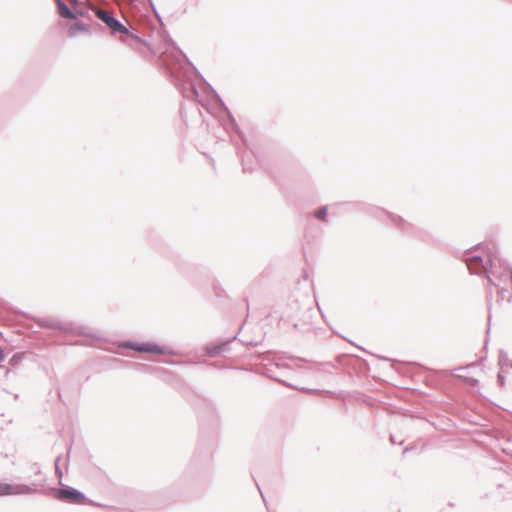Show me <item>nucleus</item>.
<instances>
[{"label":"nucleus","instance_id":"41","mask_svg":"<svg viewBox=\"0 0 512 512\" xmlns=\"http://www.w3.org/2000/svg\"><path fill=\"white\" fill-rule=\"evenodd\" d=\"M441 374H442V375H445V376H447V375H449L450 373H449V371H447V370H444V371H441Z\"/></svg>","mask_w":512,"mask_h":512},{"label":"nucleus","instance_id":"19","mask_svg":"<svg viewBox=\"0 0 512 512\" xmlns=\"http://www.w3.org/2000/svg\"><path fill=\"white\" fill-rule=\"evenodd\" d=\"M25 352H15L8 360L11 367H17L24 359Z\"/></svg>","mask_w":512,"mask_h":512},{"label":"nucleus","instance_id":"13","mask_svg":"<svg viewBox=\"0 0 512 512\" xmlns=\"http://www.w3.org/2000/svg\"><path fill=\"white\" fill-rule=\"evenodd\" d=\"M127 367L134 369L135 371L146 373V374H157V373H169L168 370L159 369L144 363L128 362Z\"/></svg>","mask_w":512,"mask_h":512},{"label":"nucleus","instance_id":"37","mask_svg":"<svg viewBox=\"0 0 512 512\" xmlns=\"http://www.w3.org/2000/svg\"><path fill=\"white\" fill-rule=\"evenodd\" d=\"M487 297L489 298V300H491V299H492V290H491V289H489V290L487 291Z\"/></svg>","mask_w":512,"mask_h":512},{"label":"nucleus","instance_id":"23","mask_svg":"<svg viewBox=\"0 0 512 512\" xmlns=\"http://www.w3.org/2000/svg\"><path fill=\"white\" fill-rule=\"evenodd\" d=\"M61 458H62V456L58 455L54 460L55 475L59 479L60 483L62 482V479H63V471L60 467Z\"/></svg>","mask_w":512,"mask_h":512},{"label":"nucleus","instance_id":"22","mask_svg":"<svg viewBox=\"0 0 512 512\" xmlns=\"http://www.w3.org/2000/svg\"><path fill=\"white\" fill-rule=\"evenodd\" d=\"M176 268L177 270L185 277L187 278H191V273H190V267L188 264H186L185 262H182V261H179L177 262L176 264Z\"/></svg>","mask_w":512,"mask_h":512},{"label":"nucleus","instance_id":"16","mask_svg":"<svg viewBox=\"0 0 512 512\" xmlns=\"http://www.w3.org/2000/svg\"><path fill=\"white\" fill-rule=\"evenodd\" d=\"M498 365L502 372H506L507 369H512V359L509 358L508 353L503 349L499 350Z\"/></svg>","mask_w":512,"mask_h":512},{"label":"nucleus","instance_id":"33","mask_svg":"<svg viewBox=\"0 0 512 512\" xmlns=\"http://www.w3.org/2000/svg\"><path fill=\"white\" fill-rule=\"evenodd\" d=\"M256 485H257L258 490L260 491V494H261V497H262V499H263V502H264L265 506H266V507H268V505H267V501H266V499H265L264 494H263V493H262V491H261L260 486H259L257 483H256Z\"/></svg>","mask_w":512,"mask_h":512},{"label":"nucleus","instance_id":"2","mask_svg":"<svg viewBox=\"0 0 512 512\" xmlns=\"http://www.w3.org/2000/svg\"><path fill=\"white\" fill-rule=\"evenodd\" d=\"M177 50L180 52V54L184 57L186 62L192 67L194 72L197 74V76L200 78V80L209 88V90L212 91V93L215 95L217 100L219 101L220 105L222 106L223 110L226 113V118L223 120V127L225 131L229 134L230 142L235 147L237 155L241 159L242 163V170L244 173H251L253 171L252 168V160L249 156V154L243 150V148L250 149L248 145V140L243 133V131L240 129L235 117L229 110V108L226 106L224 101L221 99L220 95L217 93V91L211 86V84L203 77V75L199 72L197 67L190 61L188 56L177 46Z\"/></svg>","mask_w":512,"mask_h":512},{"label":"nucleus","instance_id":"12","mask_svg":"<svg viewBox=\"0 0 512 512\" xmlns=\"http://www.w3.org/2000/svg\"><path fill=\"white\" fill-rule=\"evenodd\" d=\"M212 454H213V443L211 441H206V440L201 439L197 445V448H196V451L194 454V459H195V461H199V462H207V461L211 460Z\"/></svg>","mask_w":512,"mask_h":512},{"label":"nucleus","instance_id":"49","mask_svg":"<svg viewBox=\"0 0 512 512\" xmlns=\"http://www.w3.org/2000/svg\"><path fill=\"white\" fill-rule=\"evenodd\" d=\"M326 393L332 394L331 390H325Z\"/></svg>","mask_w":512,"mask_h":512},{"label":"nucleus","instance_id":"14","mask_svg":"<svg viewBox=\"0 0 512 512\" xmlns=\"http://www.w3.org/2000/svg\"><path fill=\"white\" fill-rule=\"evenodd\" d=\"M57 4L59 15L65 19L77 20V14L63 0H54Z\"/></svg>","mask_w":512,"mask_h":512},{"label":"nucleus","instance_id":"15","mask_svg":"<svg viewBox=\"0 0 512 512\" xmlns=\"http://www.w3.org/2000/svg\"><path fill=\"white\" fill-rule=\"evenodd\" d=\"M314 218L318 221L329 224L328 205H322L307 215V221Z\"/></svg>","mask_w":512,"mask_h":512},{"label":"nucleus","instance_id":"30","mask_svg":"<svg viewBox=\"0 0 512 512\" xmlns=\"http://www.w3.org/2000/svg\"><path fill=\"white\" fill-rule=\"evenodd\" d=\"M241 342L245 345H248V346H258L259 344H261V340L260 341H242Z\"/></svg>","mask_w":512,"mask_h":512},{"label":"nucleus","instance_id":"27","mask_svg":"<svg viewBox=\"0 0 512 512\" xmlns=\"http://www.w3.org/2000/svg\"><path fill=\"white\" fill-rule=\"evenodd\" d=\"M272 354H273V351L269 350L264 353L256 352L253 356L260 360H269V357Z\"/></svg>","mask_w":512,"mask_h":512},{"label":"nucleus","instance_id":"45","mask_svg":"<svg viewBox=\"0 0 512 512\" xmlns=\"http://www.w3.org/2000/svg\"><path fill=\"white\" fill-rule=\"evenodd\" d=\"M464 369H466V367L460 366V367H457L455 370H464Z\"/></svg>","mask_w":512,"mask_h":512},{"label":"nucleus","instance_id":"20","mask_svg":"<svg viewBox=\"0 0 512 512\" xmlns=\"http://www.w3.org/2000/svg\"><path fill=\"white\" fill-rule=\"evenodd\" d=\"M183 96L187 98L197 99L199 97V92L194 83L189 84V88L187 90L182 91Z\"/></svg>","mask_w":512,"mask_h":512},{"label":"nucleus","instance_id":"3","mask_svg":"<svg viewBox=\"0 0 512 512\" xmlns=\"http://www.w3.org/2000/svg\"><path fill=\"white\" fill-rule=\"evenodd\" d=\"M461 260L466 264L471 274L482 276L483 272L494 265V253L488 245L480 242L462 252Z\"/></svg>","mask_w":512,"mask_h":512},{"label":"nucleus","instance_id":"18","mask_svg":"<svg viewBox=\"0 0 512 512\" xmlns=\"http://www.w3.org/2000/svg\"><path fill=\"white\" fill-rule=\"evenodd\" d=\"M257 373L262 374V375H265L266 377H268V378H270V379H272V380H274V381H276V382H278V383H281L282 385H284V386H286V387H290V386H291L288 382H286V381H284V380H282V379H279V378L275 377V376L273 375V373H272V370H271V369H269V368H264V369H262L261 371H257Z\"/></svg>","mask_w":512,"mask_h":512},{"label":"nucleus","instance_id":"39","mask_svg":"<svg viewBox=\"0 0 512 512\" xmlns=\"http://www.w3.org/2000/svg\"><path fill=\"white\" fill-rule=\"evenodd\" d=\"M238 369L245 370V371H253L252 368H247V367H239Z\"/></svg>","mask_w":512,"mask_h":512},{"label":"nucleus","instance_id":"10","mask_svg":"<svg viewBox=\"0 0 512 512\" xmlns=\"http://www.w3.org/2000/svg\"><path fill=\"white\" fill-rule=\"evenodd\" d=\"M381 213H384L387 215L391 223L399 229L401 232L409 235H416L417 228L410 222L406 221L403 217L400 215H397L393 212L387 211L385 209H379L378 210Z\"/></svg>","mask_w":512,"mask_h":512},{"label":"nucleus","instance_id":"8","mask_svg":"<svg viewBox=\"0 0 512 512\" xmlns=\"http://www.w3.org/2000/svg\"><path fill=\"white\" fill-rule=\"evenodd\" d=\"M56 491L55 498L62 502L74 504H88L95 507H105L104 504L89 499L82 491L77 488L64 485L61 489H54Z\"/></svg>","mask_w":512,"mask_h":512},{"label":"nucleus","instance_id":"11","mask_svg":"<svg viewBox=\"0 0 512 512\" xmlns=\"http://www.w3.org/2000/svg\"><path fill=\"white\" fill-rule=\"evenodd\" d=\"M237 336L235 335L233 338H228L224 340H220L215 343H210L205 345L204 347V353L208 357H215L219 355L222 352L229 351L230 344L236 339Z\"/></svg>","mask_w":512,"mask_h":512},{"label":"nucleus","instance_id":"43","mask_svg":"<svg viewBox=\"0 0 512 512\" xmlns=\"http://www.w3.org/2000/svg\"><path fill=\"white\" fill-rule=\"evenodd\" d=\"M250 152H251V154H253V156L258 160V157H257V155H256L255 151L251 149V150H250Z\"/></svg>","mask_w":512,"mask_h":512},{"label":"nucleus","instance_id":"29","mask_svg":"<svg viewBox=\"0 0 512 512\" xmlns=\"http://www.w3.org/2000/svg\"><path fill=\"white\" fill-rule=\"evenodd\" d=\"M31 471L35 474V475H39L41 474V469H40V466L38 465V463H33L30 467Z\"/></svg>","mask_w":512,"mask_h":512},{"label":"nucleus","instance_id":"4","mask_svg":"<svg viewBox=\"0 0 512 512\" xmlns=\"http://www.w3.org/2000/svg\"><path fill=\"white\" fill-rule=\"evenodd\" d=\"M297 361L301 363H309L313 365V370L317 372L324 371L325 367H329L332 369L341 368L344 371H355V372H367L369 370V365L367 361L359 356L349 355V354H340L336 357V361H326V362H311L304 358H295Z\"/></svg>","mask_w":512,"mask_h":512},{"label":"nucleus","instance_id":"25","mask_svg":"<svg viewBox=\"0 0 512 512\" xmlns=\"http://www.w3.org/2000/svg\"><path fill=\"white\" fill-rule=\"evenodd\" d=\"M491 274H493V270H492V268H489V269H487V272H483L482 276H484L487 279V281L490 285L499 288V285L491 277Z\"/></svg>","mask_w":512,"mask_h":512},{"label":"nucleus","instance_id":"32","mask_svg":"<svg viewBox=\"0 0 512 512\" xmlns=\"http://www.w3.org/2000/svg\"><path fill=\"white\" fill-rule=\"evenodd\" d=\"M73 11L77 14V17H78L79 15H81V16H83V15H84V11H83L81 8L75 7V8L73 9Z\"/></svg>","mask_w":512,"mask_h":512},{"label":"nucleus","instance_id":"1","mask_svg":"<svg viewBox=\"0 0 512 512\" xmlns=\"http://www.w3.org/2000/svg\"><path fill=\"white\" fill-rule=\"evenodd\" d=\"M95 16L109 29L111 37L117 38L120 43L129 47L142 58L153 59L157 52L146 37V34L137 26L122 23L115 14L97 8Z\"/></svg>","mask_w":512,"mask_h":512},{"label":"nucleus","instance_id":"44","mask_svg":"<svg viewBox=\"0 0 512 512\" xmlns=\"http://www.w3.org/2000/svg\"><path fill=\"white\" fill-rule=\"evenodd\" d=\"M341 337H342L344 340H346V341H348V342L352 343L353 345H355V343H354V342H352L351 340L347 339V337H343V336H341Z\"/></svg>","mask_w":512,"mask_h":512},{"label":"nucleus","instance_id":"24","mask_svg":"<svg viewBox=\"0 0 512 512\" xmlns=\"http://www.w3.org/2000/svg\"><path fill=\"white\" fill-rule=\"evenodd\" d=\"M207 411L213 415L216 419L219 418V412L216 404L213 401H206L205 403Z\"/></svg>","mask_w":512,"mask_h":512},{"label":"nucleus","instance_id":"40","mask_svg":"<svg viewBox=\"0 0 512 512\" xmlns=\"http://www.w3.org/2000/svg\"><path fill=\"white\" fill-rule=\"evenodd\" d=\"M490 322H491V315H489V318H488V329H487L488 332L490 330Z\"/></svg>","mask_w":512,"mask_h":512},{"label":"nucleus","instance_id":"48","mask_svg":"<svg viewBox=\"0 0 512 512\" xmlns=\"http://www.w3.org/2000/svg\"><path fill=\"white\" fill-rule=\"evenodd\" d=\"M169 41L173 43V45L176 46V43L173 42V39L169 38Z\"/></svg>","mask_w":512,"mask_h":512},{"label":"nucleus","instance_id":"46","mask_svg":"<svg viewBox=\"0 0 512 512\" xmlns=\"http://www.w3.org/2000/svg\"><path fill=\"white\" fill-rule=\"evenodd\" d=\"M57 394H58L59 399L62 400V394L59 390H58Z\"/></svg>","mask_w":512,"mask_h":512},{"label":"nucleus","instance_id":"26","mask_svg":"<svg viewBox=\"0 0 512 512\" xmlns=\"http://www.w3.org/2000/svg\"><path fill=\"white\" fill-rule=\"evenodd\" d=\"M148 3L150 5V7H151V9L153 11V14L155 15L156 19L158 20L160 25L164 27L165 25H164L163 19H162L161 15L159 14V12L157 11V9H156V7H155V5L153 3V0H148Z\"/></svg>","mask_w":512,"mask_h":512},{"label":"nucleus","instance_id":"9","mask_svg":"<svg viewBox=\"0 0 512 512\" xmlns=\"http://www.w3.org/2000/svg\"><path fill=\"white\" fill-rule=\"evenodd\" d=\"M36 486H38L36 482H33L32 485L0 482V497L39 493L40 491L35 488Z\"/></svg>","mask_w":512,"mask_h":512},{"label":"nucleus","instance_id":"28","mask_svg":"<svg viewBox=\"0 0 512 512\" xmlns=\"http://www.w3.org/2000/svg\"><path fill=\"white\" fill-rule=\"evenodd\" d=\"M505 383H506V379L504 376V372L499 371L497 374V384L499 385V387L502 388L505 386Z\"/></svg>","mask_w":512,"mask_h":512},{"label":"nucleus","instance_id":"6","mask_svg":"<svg viewBox=\"0 0 512 512\" xmlns=\"http://www.w3.org/2000/svg\"><path fill=\"white\" fill-rule=\"evenodd\" d=\"M312 315L311 307L300 303L298 300H293L288 305L286 316L295 330L305 333L312 329Z\"/></svg>","mask_w":512,"mask_h":512},{"label":"nucleus","instance_id":"50","mask_svg":"<svg viewBox=\"0 0 512 512\" xmlns=\"http://www.w3.org/2000/svg\"><path fill=\"white\" fill-rule=\"evenodd\" d=\"M310 392H316V389H309Z\"/></svg>","mask_w":512,"mask_h":512},{"label":"nucleus","instance_id":"17","mask_svg":"<svg viewBox=\"0 0 512 512\" xmlns=\"http://www.w3.org/2000/svg\"><path fill=\"white\" fill-rule=\"evenodd\" d=\"M79 32H89V26L82 21H77L68 29L69 37H75Z\"/></svg>","mask_w":512,"mask_h":512},{"label":"nucleus","instance_id":"35","mask_svg":"<svg viewBox=\"0 0 512 512\" xmlns=\"http://www.w3.org/2000/svg\"><path fill=\"white\" fill-rule=\"evenodd\" d=\"M72 446L70 445L67 450V464L69 463L70 453H71Z\"/></svg>","mask_w":512,"mask_h":512},{"label":"nucleus","instance_id":"38","mask_svg":"<svg viewBox=\"0 0 512 512\" xmlns=\"http://www.w3.org/2000/svg\"><path fill=\"white\" fill-rule=\"evenodd\" d=\"M389 438H390L391 443H393V444H395V443H396V441H395V437H394V435H393V434H390V437H389Z\"/></svg>","mask_w":512,"mask_h":512},{"label":"nucleus","instance_id":"42","mask_svg":"<svg viewBox=\"0 0 512 512\" xmlns=\"http://www.w3.org/2000/svg\"><path fill=\"white\" fill-rule=\"evenodd\" d=\"M166 363L171 364V365H176V364H178V362H175V361H166Z\"/></svg>","mask_w":512,"mask_h":512},{"label":"nucleus","instance_id":"21","mask_svg":"<svg viewBox=\"0 0 512 512\" xmlns=\"http://www.w3.org/2000/svg\"><path fill=\"white\" fill-rule=\"evenodd\" d=\"M500 300H507L509 303L512 302V292L504 287H499L497 291Z\"/></svg>","mask_w":512,"mask_h":512},{"label":"nucleus","instance_id":"47","mask_svg":"<svg viewBox=\"0 0 512 512\" xmlns=\"http://www.w3.org/2000/svg\"><path fill=\"white\" fill-rule=\"evenodd\" d=\"M409 450H410V449H409L408 447H406V448L404 449V451H403V452H404V453H406V452H407V451H409Z\"/></svg>","mask_w":512,"mask_h":512},{"label":"nucleus","instance_id":"36","mask_svg":"<svg viewBox=\"0 0 512 512\" xmlns=\"http://www.w3.org/2000/svg\"><path fill=\"white\" fill-rule=\"evenodd\" d=\"M10 372H11V369H9V368H5V369H4V375H3V376H4V377H7V376L9 375V373H10Z\"/></svg>","mask_w":512,"mask_h":512},{"label":"nucleus","instance_id":"7","mask_svg":"<svg viewBox=\"0 0 512 512\" xmlns=\"http://www.w3.org/2000/svg\"><path fill=\"white\" fill-rule=\"evenodd\" d=\"M118 347L152 355H176L173 348L162 346L154 341L138 342L135 340H122L118 342Z\"/></svg>","mask_w":512,"mask_h":512},{"label":"nucleus","instance_id":"5","mask_svg":"<svg viewBox=\"0 0 512 512\" xmlns=\"http://www.w3.org/2000/svg\"><path fill=\"white\" fill-rule=\"evenodd\" d=\"M32 319L39 328L56 330L63 335H81L97 341H100L102 339L101 336L97 335L94 332L88 331L86 327L78 325L74 322H64L40 317H33Z\"/></svg>","mask_w":512,"mask_h":512},{"label":"nucleus","instance_id":"31","mask_svg":"<svg viewBox=\"0 0 512 512\" xmlns=\"http://www.w3.org/2000/svg\"><path fill=\"white\" fill-rule=\"evenodd\" d=\"M463 378H464V379L466 380V382H468V383H471V384H476V383H478V380H477V379H475V378H473V377H463Z\"/></svg>","mask_w":512,"mask_h":512},{"label":"nucleus","instance_id":"34","mask_svg":"<svg viewBox=\"0 0 512 512\" xmlns=\"http://www.w3.org/2000/svg\"><path fill=\"white\" fill-rule=\"evenodd\" d=\"M209 365L212 366V367H215V368H219V369L220 368H224V366H220L216 362H211V363H209Z\"/></svg>","mask_w":512,"mask_h":512}]
</instances>
